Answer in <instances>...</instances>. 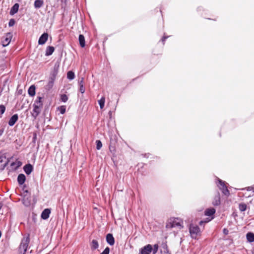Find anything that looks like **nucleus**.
<instances>
[{
    "instance_id": "obj_1",
    "label": "nucleus",
    "mask_w": 254,
    "mask_h": 254,
    "mask_svg": "<svg viewBox=\"0 0 254 254\" xmlns=\"http://www.w3.org/2000/svg\"><path fill=\"white\" fill-rule=\"evenodd\" d=\"M183 223V221L181 218L171 217L167 220L166 228L167 229L177 228L179 230H181L184 227Z\"/></svg>"
},
{
    "instance_id": "obj_2",
    "label": "nucleus",
    "mask_w": 254,
    "mask_h": 254,
    "mask_svg": "<svg viewBox=\"0 0 254 254\" xmlns=\"http://www.w3.org/2000/svg\"><path fill=\"white\" fill-rule=\"evenodd\" d=\"M159 246L155 244L153 246L148 244L141 248L138 254H156L158 251Z\"/></svg>"
},
{
    "instance_id": "obj_3",
    "label": "nucleus",
    "mask_w": 254,
    "mask_h": 254,
    "mask_svg": "<svg viewBox=\"0 0 254 254\" xmlns=\"http://www.w3.org/2000/svg\"><path fill=\"white\" fill-rule=\"evenodd\" d=\"M42 98L41 97H37V99L35 101L33 105L34 109L32 113V116L36 119L37 117L40 113L41 109L43 107Z\"/></svg>"
},
{
    "instance_id": "obj_4",
    "label": "nucleus",
    "mask_w": 254,
    "mask_h": 254,
    "mask_svg": "<svg viewBox=\"0 0 254 254\" xmlns=\"http://www.w3.org/2000/svg\"><path fill=\"white\" fill-rule=\"evenodd\" d=\"M30 242L29 236H27L26 237H24L21 242L20 245L19 247V251L21 253H23V254H25L26 253L27 248Z\"/></svg>"
},
{
    "instance_id": "obj_5",
    "label": "nucleus",
    "mask_w": 254,
    "mask_h": 254,
    "mask_svg": "<svg viewBox=\"0 0 254 254\" xmlns=\"http://www.w3.org/2000/svg\"><path fill=\"white\" fill-rule=\"evenodd\" d=\"M189 232L191 237L193 239H196L200 231L198 226L191 224L189 227Z\"/></svg>"
},
{
    "instance_id": "obj_6",
    "label": "nucleus",
    "mask_w": 254,
    "mask_h": 254,
    "mask_svg": "<svg viewBox=\"0 0 254 254\" xmlns=\"http://www.w3.org/2000/svg\"><path fill=\"white\" fill-rule=\"evenodd\" d=\"M219 185H218L219 189L221 190L222 193L225 195H229L230 194L229 191L226 187L225 182L220 179H218Z\"/></svg>"
},
{
    "instance_id": "obj_7",
    "label": "nucleus",
    "mask_w": 254,
    "mask_h": 254,
    "mask_svg": "<svg viewBox=\"0 0 254 254\" xmlns=\"http://www.w3.org/2000/svg\"><path fill=\"white\" fill-rule=\"evenodd\" d=\"M12 38V35L11 33H7L2 38L1 41V44L3 47H6L9 45L11 39Z\"/></svg>"
},
{
    "instance_id": "obj_8",
    "label": "nucleus",
    "mask_w": 254,
    "mask_h": 254,
    "mask_svg": "<svg viewBox=\"0 0 254 254\" xmlns=\"http://www.w3.org/2000/svg\"><path fill=\"white\" fill-rule=\"evenodd\" d=\"M48 38V34L47 33H44L39 38L38 44L39 45L44 44L47 41Z\"/></svg>"
},
{
    "instance_id": "obj_9",
    "label": "nucleus",
    "mask_w": 254,
    "mask_h": 254,
    "mask_svg": "<svg viewBox=\"0 0 254 254\" xmlns=\"http://www.w3.org/2000/svg\"><path fill=\"white\" fill-rule=\"evenodd\" d=\"M18 116L17 114H14L9 119L8 121V125L9 126H13L15 123L18 121Z\"/></svg>"
},
{
    "instance_id": "obj_10",
    "label": "nucleus",
    "mask_w": 254,
    "mask_h": 254,
    "mask_svg": "<svg viewBox=\"0 0 254 254\" xmlns=\"http://www.w3.org/2000/svg\"><path fill=\"white\" fill-rule=\"evenodd\" d=\"M51 210L49 208L44 209L41 214V218L44 220L47 219L49 217Z\"/></svg>"
},
{
    "instance_id": "obj_11",
    "label": "nucleus",
    "mask_w": 254,
    "mask_h": 254,
    "mask_svg": "<svg viewBox=\"0 0 254 254\" xmlns=\"http://www.w3.org/2000/svg\"><path fill=\"white\" fill-rule=\"evenodd\" d=\"M107 242L111 246H113L115 244V239L111 234H108L106 236Z\"/></svg>"
},
{
    "instance_id": "obj_12",
    "label": "nucleus",
    "mask_w": 254,
    "mask_h": 254,
    "mask_svg": "<svg viewBox=\"0 0 254 254\" xmlns=\"http://www.w3.org/2000/svg\"><path fill=\"white\" fill-rule=\"evenodd\" d=\"M24 170L25 172V173L27 175H29L32 171L33 170V167L32 166L29 164H27L24 167Z\"/></svg>"
},
{
    "instance_id": "obj_13",
    "label": "nucleus",
    "mask_w": 254,
    "mask_h": 254,
    "mask_svg": "<svg viewBox=\"0 0 254 254\" xmlns=\"http://www.w3.org/2000/svg\"><path fill=\"white\" fill-rule=\"evenodd\" d=\"M214 205H219L220 204V196L219 193H217V194L214 197V200L212 202Z\"/></svg>"
},
{
    "instance_id": "obj_14",
    "label": "nucleus",
    "mask_w": 254,
    "mask_h": 254,
    "mask_svg": "<svg viewBox=\"0 0 254 254\" xmlns=\"http://www.w3.org/2000/svg\"><path fill=\"white\" fill-rule=\"evenodd\" d=\"M25 176L24 174H20L18 176L17 178V181L18 182V184L20 185L24 184V183L25 181Z\"/></svg>"
},
{
    "instance_id": "obj_15",
    "label": "nucleus",
    "mask_w": 254,
    "mask_h": 254,
    "mask_svg": "<svg viewBox=\"0 0 254 254\" xmlns=\"http://www.w3.org/2000/svg\"><path fill=\"white\" fill-rule=\"evenodd\" d=\"M18 8H19V4L18 3H15L10 9V14L11 15L14 14L18 11Z\"/></svg>"
},
{
    "instance_id": "obj_16",
    "label": "nucleus",
    "mask_w": 254,
    "mask_h": 254,
    "mask_svg": "<svg viewBox=\"0 0 254 254\" xmlns=\"http://www.w3.org/2000/svg\"><path fill=\"white\" fill-rule=\"evenodd\" d=\"M55 51V48L53 46H48L47 47L46 50L45 55L46 56H49L51 55Z\"/></svg>"
},
{
    "instance_id": "obj_17",
    "label": "nucleus",
    "mask_w": 254,
    "mask_h": 254,
    "mask_svg": "<svg viewBox=\"0 0 254 254\" xmlns=\"http://www.w3.org/2000/svg\"><path fill=\"white\" fill-rule=\"evenodd\" d=\"M44 4V1L43 0H35L34 5L35 8H39L41 7Z\"/></svg>"
},
{
    "instance_id": "obj_18",
    "label": "nucleus",
    "mask_w": 254,
    "mask_h": 254,
    "mask_svg": "<svg viewBox=\"0 0 254 254\" xmlns=\"http://www.w3.org/2000/svg\"><path fill=\"white\" fill-rule=\"evenodd\" d=\"M215 212V209L213 208L207 209L205 211V215L206 216H211Z\"/></svg>"
},
{
    "instance_id": "obj_19",
    "label": "nucleus",
    "mask_w": 254,
    "mask_h": 254,
    "mask_svg": "<svg viewBox=\"0 0 254 254\" xmlns=\"http://www.w3.org/2000/svg\"><path fill=\"white\" fill-rule=\"evenodd\" d=\"M99 247V244L97 241L93 240L91 244V249L92 250H95Z\"/></svg>"
},
{
    "instance_id": "obj_20",
    "label": "nucleus",
    "mask_w": 254,
    "mask_h": 254,
    "mask_svg": "<svg viewBox=\"0 0 254 254\" xmlns=\"http://www.w3.org/2000/svg\"><path fill=\"white\" fill-rule=\"evenodd\" d=\"M79 42L80 45L81 47L83 48L85 47V39L83 35H79Z\"/></svg>"
},
{
    "instance_id": "obj_21",
    "label": "nucleus",
    "mask_w": 254,
    "mask_h": 254,
    "mask_svg": "<svg viewBox=\"0 0 254 254\" xmlns=\"http://www.w3.org/2000/svg\"><path fill=\"white\" fill-rule=\"evenodd\" d=\"M28 94L30 96H34L35 94V87L31 85L28 89Z\"/></svg>"
},
{
    "instance_id": "obj_22",
    "label": "nucleus",
    "mask_w": 254,
    "mask_h": 254,
    "mask_svg": "<svg viewBox=\"0 0 254 254\" xmlns=\"http://www.w3.org/2000/svg\"><path fill=\"white\" fill-rule=\"evenodd\" d=\"M247 239L249 242H254V234L252 233H248L247 234Z\"/></svg>"
},
{
    "instance_id": "obj_23",
    "label": "nucleus",
    "mask_w": 254,
    "mask_h": 254,
    "mask_svg": "<svg viewBox=\"0 0 254 254\" xmlns=\"http://www.w3.org/2000/svg\"><path fill=\"white\" fill-rule=\"evenodd\" d=\"M247 205L245 203H240L239 205V210L242 212L246 211L247 209Z\"/></svg>"
},
{
    "instance_id": "obj_24",
    "label": "nucleus",
    "mask_w": 254,
    "mask_h": 254,
    "mask_svg": "<svg viewBox=\"0 0 254 254\" xmlns=\"http://www.w3.org/2000/svg\"><path fill=\"white\" fill-rule=\"evenodd\" d=\"M105 102V98L104 97H102L100 100L98 101L99 104L100 105V107L101 109H102L104 107V104Z\"/></svg>"
},
{
    "instance_id": "obj_25",
    "label": "nucleus",
    "mask_w": 254,
    "mask_h": 254,
    "mask_svg": "<svg viewBox=\"0 0 254 254\" xmlns=\"http://www.w3.org/2000/svg\"><path fill=\"white\" fill-rule=\"evenodd\" d=\"M67 77L69 80H72L74 78L75 75L73 72L72 71H69L67 73Z\"/></svg>"
},
{
    "instance_id": "obj_26",
    "label": "nucleus",
    "mask_w": 254,
    "mask_h": 254,
    "mask_svg": "<svg viewBox=\"0 0 254 254\" xmlns=\"http://www.w3.org/2000/svg\"><path fill=\"white\" fill-rule=\"evenodd\" d=\"M96 148L97 150H100L102 147V143L100 140H97L96 141Z\"/></svg>"
},
{
    "instance_id": "obj_27",
    "label": "nucleus",
    "mask_w": 254,
    "mask_h": 254,
    "mask_svg": "<svg viewBox=\"0 0 254 254\" xmlns=\"http://www.w3.org/2000/svg\"><path fill=\"white\" fill-rule=\"evenodd\" d=\"M58 109L62 114H64L65 112L66 107L65 106H61Z\"/></svg>"
},
{
    "instance_id": "obj_28",
    "label": "nucleus",
    "mask_w": 254,
    "mask_h": 254,
    "mask_svg": "<svg viewBox=\"0 0 254 254\" xmlns=\"http://www.w3.org/2000/svg\"><path fill=\"white\" fill-rule=\"evenodd\" d=\"M61 100L62 102H66L68 100V97L65 94H63L61 96Z\"/></svg>"
},
{
    "instance_id": "obj_29",
    "label": "nucleus",
    "mask_w": 254,
    "mask_h": 254,
    "mask_svg": "<svg viewBox=\"0 0 254 254\" xmlns=\"http://www.w3.org/2000/svg\"><path fill=\"white\" fill-rule=\"evenodd\" d=\"M5 110V106L3 105H0V112L1 115L4 113Z\"/></svg>"
},
{
    "instance_id": "obj_30",
    "label": "nucleus",
    "mask_w": 254,
    "mask_h": 254,
    "mask_svg": "<svg viewBox=\"0 0 254 254\" xmlns=\"http://www.w3.org/2000/svg\"><path fill=\"white\" fill-rule=\"evenodd\" d=\"M54 84V79H51L50 81H49L47 86L48 88H51L52 87Z\"/></svg>"
},
{
    "instance_id": "obj_31",
    "label": "nucleus",
    "mask_w": 254,
    "mask_h": 254,
    "mask_svg": "<svg viewBox=\"0 0 254 254\" xmlns=\"http://www.w3.org/2000/svg\"><path fill=\"white\" fill-rule=\"evenodd\" d=\"M23 203L24 205L27 206L30 205V201L26 200V199L24 198L23 199Z\"/></svg>"
},
{
    "instance_id": "obj_32",
    "label": "nucleus",
    "mask_w": 254,
    "mask_h": 254,
    "mask_svg": "<svg viewBox=\"0 0 254 254\" xmlns=\"http://www.w3.org/2000/svg\"><path fill=\"white\" fill-rule=\"evenodd\" d=\"M110 252V249L108 247H107L104 251L101 253L100 254H109Z\"/></svg>"
},
{
    "instance_id": "obj_33",
    "label": "nucleus",
    "mask_w": 254,
    "mask_h": 254,
    "mask_svg": "<svg viewBox=\"0 0 254 254\" xmlns=\"http://www.w3.org/2000/svg\"><path fill=\"white\" fill-rule=\"evenodd\" d=\"M15 20L14 19H11L9 21V23H8V25L9 26L11 27V26H12L14 25L15 24Z\"/></svg>"
},
{
    "instance_id": "obj_34",
    "label": "nucleus",
    "mask_w": 254,
    "mask_h": 254,
    "mask_svg": "<svg viewBox=\"0 0 254 254\" xmlns=\"http://www.w3.org/2000/svg\"><path fill=\"white\" fill-rule=\"evenodd\" d=\"M80 86L79 91L81 93H83L85 92V88L83 86V85H81Z\"/></svg>"
},
{
    "instance_id": "obj_35",
    "label": "nucleus",
    "mask_w": 254,
    "mask_h": 254,
    "mask_svg": "<svg viewBox=\"0 0 254 254\" xmlns=\"http://www.w3.org/2000/svg\"><path fill=\"white\" fill-rule=\"evenodd\" d=\"M109 149L111 152H114L115 151V146L112 145L111 144H110V145Z\"/></svg>"
},
{
    "instance_id": "obj_36",
    "label": "nucleus",
    "mask_w": 254,
    "mask_h": 254,
    "mask_svg": "<svg viewBox=\"0 0 254 254\" xmlns=\"http://www.w3.org/2000/svg\"><path fill=\"white\" fill-rule=\"evenodd\" d=\"M83 82H84V78L81 77V78H80L79 80V81H78L79 86H80L81 85H83Z\"/></svg>"
},
{
    "instance_id": "obj_37",
    "label": "nucleus",
    "mask_w": 254,
    "mask_h": 254,
    "mask_svg": "<svg viewBox=\"0 0 254 254\" xmlns=\"http://www.w3.org/2000/svg\"><path fill=\"white\" fill-rule=\"evenodd\" d=\"M228 230L227 229H223V233L225 234V235H227L228 234Z\"/></svg>"
},
{
    "instance_id": "obj_38",
    "label": "nucleus",
    "mask_w": 254,
    "mask_h": 254,
    "mask_svg": "<svg viewBox=\"0 0 254 254\" xmlns=\"http://www.w3.org/2000/svg\"><path fill=\"white\" fill-rule=\"evenodd\" d=\"M3 131V128L0 129V136L2 134Z\"/></svg>"
},
{
    "instance_id": "obj_39",
    "label": "nucleus",
    "mask_w": 254,
    "mask_h": 254,
    "mask_svg": "<svg viewBox=\"0 0 254 254\" xmlns=\"http://www.w3.org/2000/svg\"><path fill=\"white\" fill-rule=\"evenodd\" d=\"M253 190V188L252 187H248L247 188V190L248 191H250Z\"/></svg>"
},
{
    "instance_id": "obj_40",
    "label": "nucleus",
    "mask_w": 254,
    "mask_h": 254,
    "mask_svg": "<svg viewBox=\"0 0 254 254\" xmlns=\"http://www.w3.org/2000/svg\"><path fill=\"white\" fill-rule=\"evenodd\" d=\"M167 37H166V36H164L162 39V41L163 42H164L165 40L167 39Z\"/></svg>"
},
{
    "instance_id": "obj_41",
    "label": "nucleus",
    "mask_w": 254,
    "mask_h": 254,
    "mask_svg": "<svg viewBox=\"0 0 254 254\" xmlns=\"http://www.w3.org/2000/svg\"><path fill=\"white\" fill-rule=\"evenodd\" d=\"M2 161V158L0 157V162H1Z\"/></svg>"
},
{
    "instance_id": "obj_42",
    "label": "nucleus",
    "mask_w": 254,
    "mask_h": 254,
    "mask_svg": "<svg viewBox=\"0 0 254 254\" xmlns=\"http://www.w3.org/2000/svg\"><path fill=\"white\" fill-rule=\"evenodd\" d=\"M2 206V204L0 203V210L1 209Z\"/></svg>"
},
{
    "instance_id": "obj_43",
    "label": "nucleus",
    "mask_w": 254,
    "mask_h": 254,
    "mask_svg": "<svg viewBox=\"0 0 254 254\" xmlns=\"http://www.w3.org/2000/svg\"><path fill=\"white\" fill-rule=\"evenodd\" d=\"M62 2H65L66 0H61Z\"/></svg>"
},
{
    "instance_id": "obj_44",
    "label": "nucleus",
    "mask_w": 254,
    "mask_h": 254,
    "mask_svg": "<svg viewBox=\"0 0 254 254\" xmlns=\"http://www.w3.org/2000/svg\"><path fill=\"white\" fill-rule=\"evenodd\" d=\"M25 192H26V193H28V191L27 190H25Z\"/></svg>"
},
{
    "instance_id": "obj_45",
    "label": "nucleus",
    "mask_w": 254,
    "mask_h": 254,
    "mask_svg": "<svg viewBox=\"0 0 254 254\" xmlns=\"http://www.w3.org/2000/svg\"><path fill=\"white\" fill-rule=\"evenodd\" d=\"M253 253H254V250H253Z\"/></svg>"
}]
</instances>
